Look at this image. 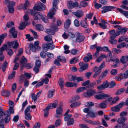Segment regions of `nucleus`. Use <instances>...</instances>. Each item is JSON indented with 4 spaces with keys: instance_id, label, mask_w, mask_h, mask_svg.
<instances>
[{
    "instance_id": "obj_1",
    "label": "nucleus",
    "mask_w": 128,
    "mask_h": 128,
    "mask_svg": "<svg viewBox=\"0 0 128 128\" xmlns=\"http://www.w3.org/2000/svg\"><path fill=\"white\" fill-rule=\"evenodd\" d=\"M31 14L34 17V19L35 20H38L43 18V20L46 18V16L43 15L40 12H36L34 10H30Z\"/></svg>"
},
{
    "instance_id": "obj_2",
    "label": "nucleus",
    "mask_w": 128,
    "mask_h": 128,
    "mask_svg": "<svg viewBox=\"0 0 128 128\" xmlns=\"http://www.w3.org/2000/svg\"><path fill=\"white\" fill-rule=\"evenodd\" d=\"M67 5L68 8L69 9H72L75 7H77L78 8H81V6L76 1L74 2L72 0L69 1L67 2Z\"/></svg>"
},
{
    "instance_id": "obj_3",
    "label": "nucleus",
    "mask_w": 128,
    "mask_h": 128,
    "mask_svg": "<svg viewBox=\"0 0 128 128\" xmlns=\"http://www.w3.org/2000/svg\"><path fill=\"white\" fill-rule=\"evenodd\" d=\"M34 10L39 11L44 10L46 9L45 6L40 2H38L37 4H36L34 7Z\"/></svg>"
},
{
    "instance_id": "obj_4",
    "label": "nucleus",
    "mask_w": 128,
    "mask_h": 128,
    "mask_svg": "<svg viewBox=\"0 0 128 128\" xmlns=\"http://www.w3.org/2000/svg\"><path fill=\"white\" fill-rule=\"evenodd\" d=\"M124 105V103L122 102L120 103L114 107H112L111 108V110L113 111L117 112H119L120 110V109Z\"/></svg>"
},
{
    "instance_id": "obj_5",
    "label": "nucleus",
    "mask_w": 128,
    "mask_h": 128,
    "mask_svg": "<svg viewBox=\"0 0 128 128\" xmlns=\"http://www.w3.org/2000/svg\"><path fill=\"white\" fill-rule=\"evenodd\" d=\"M109 96V95L104 93L101 94L94 96L95 98L98 100L104 99Z\"/></svg>"
},
{
    "instance_id": "obj_6",
    "label": "nucleus",
    "mask_w": 128,
    "mask_h": 128,
    "mask_svg": "<svg viewBox=\"0 0 128 128\" xmlns=\"http://www.w3.org/2000/svg\"><path fill=\"white\" fill-rule=\"evenodd\" d=\"M96 91L94 90H89L86 92H84L83 94L84 96L88 97L93 96L96 93Z\"/></svg>"
},
{
    "instance_id": "obj_7",
    "label": "nucleus",
    "mask_w": 128,
    "mask_h": 128,
    "mask_svg": "<svg viewBox=\"0 0 128 128\" xmlns=\"http://www.w3.org/2000/svg\"><path fill=\"white\" fill-rule=\"evenodd\" d=\"M30 5V3L29 1L26 0L24 4H20L18 7L19 9H23L24 10H26L28 6Z\"/></svg>"
},
{
    "instance_id": "obj_8",
    "label": "nucleus",
    "mask_w": 128,
    "mask_h": 128,
    "mask_svg": "<svg viewBox=\"0 0 128 128\" xmlns=\"http://www.w3.org/2000/svg\"><path fill=\"white\" fill-rule=\"evenodd\" d=\"M118 30L116 32V36H119L120 34H124L127 30V29L126 28L119 27L118 28Z\"/></svg>"
},
{
    "instance_id": "obj_9",
    "label": "nucleus",
    "mask_w": 128,
    "mask_h": 128,
    "mask_svg": "<svg viewBox=\"0 0 128 128\" xmlns=\"http://www.w3.org/2000/svg\"><path fill=\"white\" fill-rule=\"evenodd\" d=\"M72 14L78 18H81L84 15L83 12L81 10H78L76 12H72Z\"/></svg>"
},
{
    "instance_id": "obj_10",
    "label": "nucleus",
    "mask_w": 128,
    "mask_h": 128,
    "mask_svg": "<svg viewBox=\"0 0 128 128\" xmlns=\"http://www.w3.org/2000/svg\"><path fill=\"white\" fill-rule=\"evenodd\" d=\"M62 111L63 109L61 107H58L56 109V114L55 115V116L57 118H60L62 117Z\"/></svg>"
},
{
    "instance_id": "obj_11",
    "label": "nucleus",
    "mask_w": 128,
    "mask_h": 128,
    "mask_svg": "<svg viewBox=\"0 0 128 128\" xmlns=\"http://www.w3.org/2000/svg\"><path fill=\"white\" fill-rule=\"evenodd\" d=\"M112 61V62H115V63H114L113 64L111 65V67L112 68H115L117 67L119 63V59L118 58H112L108 62Z\"/></svg>"
},
{
    "instance_id": "obj_12",
    "label": "nucleus",
    "mask_w": 128,
    "mask_h": 128,
    "mask_svg": "<svg viewBox=\"0 0 128 128\" xmlns=\"http://www.w3.org/2000/svg\"><path fill=\"white\" fill-rule=\"evenodd\" d=\"M127 119V118L126 117H121L118 118L117 122L120 124H121L122 125V126H124L125 127L128 128L127 125L126 124L124 123Z\"/></svg>"
},
{
    "instance_id": "obj_13",
    "label": "nucleus",
    "mask_w": 128,
    "mask_h": 128,
    "mask_svg": "<svg viewBox=\"0 0 128 128\" xmlns=\"http://www.w3.org/2000/svg\"><path fill=\"white\" fill-rule=\"evenodd\" d=\"M115 7L111 6H106L103 7L102 8V13H104L108 11L112 10V9H114Z\"/></svg>"
},
{
    "instance_id": "obj_14",
    "label": "nucleus",
    "mask_w": 128,
    "mask_h": 128,
    "mask_svg": "<svg viewBox=\"0 0 128 128\" xmlns=\"http://www.w3.org/2000/svg\"><path fill=\"white\" fill-rule=\"evenodd\" d=\"M79 65L80 66L79 70L80 72L83 71L88 68V64H85L84 62H80L79 64Z\"/></svg>"
},
{
    "instance_id": "obj_15",
    "label": "nucleus",
    "mask_w": 128,
    "mask_h": 128,
    "mask_svg": "<svg viewBox=\"0 0 128 128\" xmlns=\"http://www.w3.org/2000/svg\"><path fill=\"white\" fill-rule=\"evenodd\" d=\"M92 71L95 72L93 77L94 78H96L101 73L102 71L100 69H98L97 66H96L93 69Z\"/></svg>"
},
{
    "instance_id": "obj_16",
    "label": "nucleus",
    "mask_w": 128,
    "mask_h": 128,
    "mask_svg": "<svg viewBox=\"0 0 128 128\" xmlns=\"http://www.w3.org/2000/svg\"><path fill=\"white\" fill-rule=\"evenodd\" d=\"M10 33L12 34V36L14 38H16L17 37V32L15 30L14 27H12L9 30Z\"/></svg>"
},
{
    "instance_id": "obj_17",
    "label": "nucleus",
    "mask_w": 128,
    "mask_h": 128,
    "mask_svg": "<svg viewBox=\"0 0 128 128\" xmlns=\"http://www.w3.org/2000/svg\"><path fill=\"white\" fill-rule=\"evenodd\" d=\"M108 87V82H104L102 84L97 86V88L98 90H103Z\"/></svg>"
},
{
    "instance_id": "obj_18",
    "label": "nucleus",
    "mask_w": 128,
    "mask_h": 128,
    "mask_svg": "<svg viewBox=\"0 0 128 128\" xmlns=\"http://www.w3.org/2000/svg\"><path fill=\"white\" fill-rule=\"evenodd\" d=\"M118 36L116 35H113L111 36L110 37V39L109 40L110 42L112 44H116L117 42V40L115 39V38Z\"/></svg>"
},
{
    "instance_id": "obj_19",
    "label": "nucleus",
    "mask_w": 128,
    "mask_h": 128,
    "mask_svg": "<svg viewBox=\"0 0 128 128\" xmlns=\"http://www.w3.org/2000/svg\"><path fill=\"white\" fill-rule=\"evenodd\" d=\"M84 38L85 37L84 36L80 35L79 34L76 38V40L78 42H81L84 40Z\"/></svg>"
},
{
    "instance_id": "obj_20",
    "label": "nucleus",
    "mask_w": 128,
    "mask_h": 128,
    "mask_svg": "<svg viewBox=\"0 0 128 128\" xmlns=\"http://www.w3.org/2000/svg\"><path fill=\"white\" fill-rule=\"evenodd\" d=\"M97 114L94 112L92 111H90L87 114L86 116L88 118H92L96 117Z\"/></svg>"
},
{
    "instance_id": "obj_21",
    "label": "nucleus",
    "mask_w": 128,
    "mask_h": 128,
    "mask_svg": "<svg viewBox=\"0 0 128 128\" xmlns=\"http://www.w3.org/2000/svg\"><path fill=\"white\" fill-rule=\"evenodd\" d=\"M116 10L122 14L126 18H128V11L124 10L122 9L119 8H117Z\"/></svg>"
},
{
    "instance_id": "obj_22",
    "label": "nucleus",
    "mask_w": 128,
    "mask_h": 128,
    "mask_svg": "<svg viewBox=\"0 0 128 128\" xmlns=\"http://www.w3.org/2000/svg\"><path fill=\"white\" fill-rule=\"evenodd\" d=\"M55 103L49 104L47 107V108L48 109H51L56 108L58 106V102L57 100H55Z\"/></svg>"
},
{
    "instance_id": "obj_23",
    "label": "nucleus",
    "mask_w": 128,
    "mask_h": 128,
    "mask_svg": "<svg viewBox=\"0 0 128 128\" xmlns=\"http://www.w3.org/2000/svg\"><path fill=\"white\" fill-rule=\"evenodd\" d=\"M120 61L123 64L126 63L128 61V55L122 56L120 58Z\"/></svg>"
},
{
    "instance_id": "obj_24",
    "label": "nucleus",
    "mask_w": 128,
    "mask_h": 128,
    "mask_svg": "<svg viewBox=\"0 0 128 128\" xmlns=\"http://www.w3.org/2000/svg\"><path fill=\"white\" fill-rule=\"evenodd\" d=\"M58 84L61 90H63L64 86V80L62 78H60L58 80Z\"/></svg>"
},
{
    "instance_id": "obj_25",
    "label": "nucleus",
    "mask_w": 128,
    "mask_h": 128,
    "mask_svg": "<svg viewBox=\"0 0 128 128\" xmlns=\"http://www.w3.org/2000/svg\"><path fill=\"white\" fill-rule=\"evenodd\" d=\"M65 85L67 87H76L77 84L74 82H66L65 84Z\"/></svg>"
},
{
    "instance_id": "obj_26",
    "label": "nucleus",
    "mask_w": 128,
    "mask_h": 128,
    "mask_svg": "<svg viewBox=\"0 0 128 128\" xmlns=\"http://www.w3.org/2000/svg\"><path fill=\"white\" fill-rule=\"evenodd\" d=\"M81 26L84 28H86L88 26V24L86 21L83 20L81 21L80 23Z\"/></svg>"
},
{
    "instance_id": "obj_27",
    "label": "nucleus",
    "mask_w": 128,
    "mask_h": 128,
    "mask_svg": "<svg viewBox=\"0 0 128 128\" xmlns=\"http://www.w3.org/2000/svg\"><path fill=\"white\" fill-rule=\"evenodd\" d=\"M10 119V114H6L4 116V120L5 122L8 123L9 122Z\"/></svg>"
},
{
    "instance_id": "obj_28",
    "label": "nucleus",
    "mask_w": 128,
    "mask_h": 128,
    "mask_svg": "<svg viewBox=\"0 0 128 128\" xmlns=\"http://www.w3.org/2000/svg\"><path fill=\"white\" fill-rule=\"evenodd\" d=\"M6 114L4 113V111L1 107H0V121L4 120L3 116H4Z\"/></svg>"
},
{
    "instance_id": "obj_29",
    "label": "nucleus",
    "mask_w": 128,
    "mask_h": 128,
    "mask_svg": "<svg viewBox=\"0 0 128 128\" xmlns=\"http://www.w3.org/2000/svg\"><path fill=\"white\" fill-rule=\"evenodd\" d=\"M108 73V70H107L103 71L98 77V79L99 80L102 79L103 78L106 76Z\"/></svg>"
},
{
    "instance_id": "obj_30",
    "label": "nucleus",
    "mask_w": 128,
    "mask_h": 128,
    "mask_svg": "<svg viewBox=\"0 0 128 128\" xmlns=\"http://www.w3.org/2000/svg\"><path fill=\"white\" fill-rule=\"evenodd\" d=\"M12 46L14 49H16L18 48L19 44L17 40H15L12 42Z\"/></svg>"
},
{
    "instance_id": "obj_31",
    "label": "nucleus",
    "mask_w": 128,
    "mask_h": 128,
    "mask_svg": "<svg viewBox=\"0 0 128 128\" xmlns=\"http://www.w3.org/2000/svg\"><path fill=\"white\" fill-rule=\"evenodd\" d=\"M106 56L105 54L101 55L97 58L96 62H101L104 58H106Z\"/></svg>"
},
{
    "instance_id": "obj_32",
    "label": "nucleus",
    "mask_w": 128,
    "mask_h": 128,
    "mask_svg": "<svg viewBox=\"0 0 128 128\" xmlns=\"http://www.w3.org/2000/svg\"><path fill=\"white\" fill-rule=\"evenodd\" d=\"M81 104L80 102H74L70 105V106L71 108H76L79 106Z\"/></svg>"
},
{
    "instance_id": "obj_33",
    "label": "nucleus",
    "mask_w": 128,
    "mask_h": 128,
    "mask_svg": "<svg viewBox=\"0 0 128 128\" xmlns=\"http://www.w3.org/2000/svg\"><path fill=\"white\" fill-rule=\"evenodd\" d=\"M46 32L50 35H53L55 33V32L53 30L50 29H48L46 30Z\"/></svg>"
},
{
    "instance_id": "obj_34",
    "label": "nucleus",
    "mask_w": 128,
    "mask_h": 128,
    "mask_svg": "<svg viewBox=\"0 0 128 128\" xmlns=\"http://www.w3.org/2000/svg\"><path fill=\"white\" fill-rule=\"evenodd\" d=\"M15 74L16 72L14 71H12V73L9 75L8 79L9 80H11L13 79L15 76Z\"/></svg>"
},
{
    "instance_id": "obj_35",
    "label": "nucleus",
    "mask_w": 128,
    "mask_h": 128,
    "mask_svg": "<svg viewBox=\"0 0 128 128\" xmlns=\"http://www.w3.org/2000/svg\"><path fill=\"white\" fill-rule=\"evenodd\" d=\"M10 94V92L9 91L3 90L2 92L1 95L6 97H8Z\"/></svg>"
},
{
    "instance_id": "obj_36",
    "label": "nucleus",
    "mask_w": 128,
    "mask_h": 128,
    "mask_svg": "<svg viewBox=\"0 0 128 128\" xmlns=\"http://www.w3.org/2000/svg\"><path fill=\"white\" fill-rule=\"evenodd\" d=\"M28 48H30V50L33 52H35L36 50V48L34 46L33 44H30Z\"/></svg>"
},
{
    "instance_id": "obj_37",
    "label": "nucleus",
    "mask_w": 128,
    "mask_h": 128,
    "mask_svg": "<svg viewBox=\"0 0 128 128\" xmlns=\"http://www.w3.org/2000/svg\"><path fill=\"white\" fill-rule=\"evenodd\" d=\"M7 36L6 33L2 34L0 36V46H1L4 37H6Z\"/></svg>"
},
{
    "instance_id": "obj_38",
    "label": "nucleus",
    "mask_w": 128,
    "mask_h": 128,
    "mask_svg": "<svg viewBox=\"0 0 128 128\" xmlns=\"http://www.w3.org/2000/svg\"><path fill=\"white\" fill-rule=\"evenodd\" d=\"M71 23V22L70 20H67L66 22L64 24V27L65 28H68L70 25Z\"/></svg>"
},
{
    "instance_id": "obj_39",
    "label": "nucleus",
    "mask_w": 128,
    "mask_h": 128,
    "mask_svg": "<svg viewBox=\"0 0 128 128\" xmlns=\"http://www.w3.org/2000/svg\"><path fill=\"white\" fill-rule=\"evenodd\" d=\"M57 58L60 62H66V59L63 56H59L57 57Z\"/></svg>"
},
{
    "instance_id": "obj_40",
    "label": "nucleus",
    "mask_w": 128,
    "mask_h": 128,
    "mask_svg": "<svg viewBox=\"0 0 128 128\" xmlns=\"http://www.w3.org/2000/svg\"><path fill=\"white\" fill-rule=\"evenodd\" d=\"M24 118L27 120H31L32 116L30 114H24Z\"/></svg>"
},
{
    "instance_id": "obj_41",
    "label": "nucleus",
    "mask_w": 128,
    "mask_h": 128,
    "mask_svg": "<svg viewBox=\"0 0 128 128\" xmlns=\"http://www.w3.org/2000/svg\"><path fill=\"white\" fill-rule=\"evenodd\" d=\"M27 62V59L25 58L23 56L21 59L20 63L22 64H26Z\"/></svg>"
},
{
    "instance_id": "obj_42",
    "label": "nucleus",
    "mask_w": 128,
    "mask_h": 128,
    "mask_svg": "<svg viewBox=\"0 0 128 128\" xmlns=\"http://www.w3.org/2000/svg\"><path fill=\"white\" fill-rule=\"evenodd\" d=\"M55 14L54 12H49L48 14V17L49 18V19L52 18V19H53V20H54L55 18L53 17V16Z\"/></svg>"
},
{
    "instance_id": "obj_43",
    "label": "nucleus",
    "mask_w": 128,
    "mask_h": 128,
    "mask_svg": "<svg viewBox=\"0 0 128 128\" xmlns=\"http://www.w3.org/2000/svg\"><path fill=\"white\" fill-rule=\"evenodd\" d=\"M52 36L50 35H48L46 36L44 38V40L47 42H50L52 40Z\"/></svg>"
},
{
    "instance_id": "obj_44",
    "label": "nucleus",
    "mask_w": 128,
    "mask_h": 128,
    "mask_svg": "<svg viewBox=\"0 0 128 128\" xmlns=\"http://www.w3.org/2000/svg\"><path fill=\"white\" fill-rule=\"evenodd\" d=\"M107 104L104 101L100 103L99 105V107L102 108H105L106 107Z\"/></svg>"
},
{
    "instance_id": "obj_45",
    "label": "nucleus",
    "mask_w": 128,
    "mask_h": 128,
    "mask_svg": "<svg viewBox=\"0 0 128 128\" xmlns=\"http://www.w3.org/2000/svg\"><path fill=\"white\" fill-rule=\"evenodd\" d=\"M8 65V63L6 61V60L3 64L2 66V70L3 72H4L6 69V67Z\"/></svg>"
},
{
    "instance_id": "obj_46",
    "label": "nucleus",
    "mask_w": 128,
    "mask_h": 128,
    "mask_svg": "<svg viewBox=\"0 0 128 128\" xmlns=\"http://www.w3.org/2000/svg\"><path fill=\"white\" fill-rule=\"evenodd\" d=\"M74 120L73 118H71L67 122V125L68 126L72 125L74 124Z\"/></svg>"
},
{
    "instance_id": "obj_47",
    "label": "nucleus",
    "mask_w": 128,
    "mask_h": 128,
    "mask_svg": "<svg viewBox=\"0 0 128 128\" xmlns=\"http://www.w3.org/2000/svg\"><path fill=\"white\" fill-rule=\"evenodd\" d=\"M120 75L123 78H128V70H126L124 73H121Z\"/></svg>"
},
{
    "instance_id": "obj_48",
    "label": "nucleus",
    "mask_w": 128,
    "mask_h": 128,
    "mask_svg": "<svg viewBox=\"0 0 128 128\" xmlns=\"http://www.w3.org/2000/svg\"><path fill=\"white\" fill-rule=\"evenodd\" d=\"M36 29L39 31H42L44 29L43 27L41 24H37L36 26Z\"/></svg>"
},
{
    "instance_id": "obj_49",
    "label": "nucleus",
    "mask_w": 128,
    "mask_h": 128,
    "mask_svg": "<svg viewBox=\"0 0 128 128\" xmlns=\"http://www.w3.org/2000/svg\"><path fill=\"white\" fill-rule=\"evenodd\" d=\"M54 90L53 91L49 90L48 94V97L49 98H50L53 96V95L54 93Z\"/></svg>"
},
{
    "instance_id": "obj_50",
    "label": "nucleus",
    "mask_w": 128,
    "mask_h": 128,
    "mask_svg": "<svg viewBox=\"0 0 128 128\" xmlns=\"http://www.w3.org/2000/svg\"><path fill=\"white\" fill-rule=\"evenodd\" d=\"M7 112L8 114H9L10 115L11 114H13L14 113V111L13 109V107L10 106V108L7 111Z\"/></svg>"
},
{
    "instance_id": "obj_51",
    "label": "nucleus",
    "mask_w": 128,
    "mask_h": 128,
    "mask_svg": "<svg viewBox=\"0 0 128 128\" xmlns=\"http://www.w3.org/2000/svg\"><path fill=\"white\" fill-rule=\"evenodd\" d=\"M112 51L114 53L119 54L121 52L122 50L116 48H113L112 49Z\"/></svg>"
},
{
    "instance_id": "obj_52",
    "label": "nucleus",
    "mask_w": 128,
    "mask_h": 128,
    "mask_svg": "<svg viewBox=\"0 0 128 128\" xmlns=\"http://www.w3.org/2000/svg\"><path fill=\"white\" fill-rule=\"evenodd\" d=\"M30 108V106H28L26 108L24 111V114H30L31 112Z\"/></svg>"
},
{
    "instance_id": "obj_53",
    "label": "nucleus",
    "mask_w": 128,
    "mask_h": 128,
    "mask_svg": "<svg viewBox=\"0 0 128 128\" xmlns=\"http://www.w3.org/2000/svg\"><path fill=\"white\" fill-rule=\"evenodd\" d=\"M126 46L125 45V42H124L118 45L117 46V47L118 48H121Z\"/></svg>"
},
{
    "instance_id": "obj_54",
    "label": "nucleus",
    "mask_w": 128,
    "mask_h": 128,
    "mask_svg": "<svg viewBox=\"0 0 128 128\" xmlns=\"http://www.w3.org/2000/svg\"><path fill=\"white\" fill-rule=\"evenodd\" d=\"M80 6H81L83 7H85L88 6V4L87 2L84 1H82L80 3Z\"/></svg>"
},
{
    "instance_id": "obj_55",
    "label": "nucleus",
    "mask_w": 128,
    "mask_h": 128,
    "mask_svg": "<svg viewBox=\"0 0 128 128\" xmlns=\"http://www.w3.org/2000/svg\"><path fill=\"white\" fill-rule=\"evenodd\" d=\"M31 97L32 100L35 102L36 101L38 98L36 95H35L34 93H32L31 94Z\"/></svg>"
},
{
    "instance_id": "obj_56",
    "label": "nucleus",
    "mask_w": 128,
    "mask_h": 128,
    "mask_svg": "<svg viewBox=\"0 0 128 128\" xmlns=\"http://www.w3.org/2000/svg\"><path fill=\"white\" fill-rule=\"evenodd\" d=\"M79 50L74 49H72L70 51V53L74 55H76L77 53H79Z\"/></svg>"
},
{
    "instance_id": "obj_57",
    "label": "nucleus",
    "mask_w": 128,
    "mask_h": 128,
    "mask_svg": "<svg viewBox=\"0 0 128 128\" xmlns=\"http://www.w3.org/2000/svg\"><path fill=\"white\" fill-rule=\"evenodd\" d=\"M72 116V114H66L65 116H65L64 117V121H67Z\"/></svg>"
},
{
    "instance_id": "obj_58",
    "label": "nucleus",
    "mask_w": 128,
    "mask_h": 128,
    "mask_svg": "<svg viewBox=\"0 0 128 128\" xmlns=\"http://www.w3.org/2000/svg\"><path fill=\"white\" fill-rule=\"evenodd\" d=\"M86 89V88L85 87H80L77 90L76 92L77 93H79L83 91Z\"/></svg>"
},
{
    "instance_id": "obj_59",
    "label": "nucleus",
    "mask_w": 128,
    "mask_h": 128,
    "mask_svg": "<svg viewBox=\"0 0 128 128\" xmlns=\"http://www.w3.org/2000/svg\"><path fill=\"white\" fill-rule=\"evenodd\" d=\"M50 109H48L47 108V107L45 109H44V115L45 117H46L49 114V111L48 110Z\"/></svg>"
},
{
    "instance_id": "obj_60",
    "label": "nucleus",
    "mask_w": 128,
    "mask_h": 128,
    "mask_svg": "<svg viewBox=\"0 0 128 128\" xmlns=\"http://www.w3.org/2000/svg\"><path fill=\"white\" fill-rule=\"evenodd\" d=\"M26 25L23 22L20 23V24L18 28L20 30H22L24 28Z\"/></svg>"
},
{
    "instance_id": "obj_61",
    "label": "nucleus",
    "mask_w": 128,
    "mask_h": 128,
    "mask_svg": "<svg viewBox=\"0 0 128 128\" xmlns=\"http://www.w3.org/2000/svg\"><path fill=\"white\" fill-rule=\"evenodd\" d=\"M124 91V88H121L116 91V95L120 94L123 92Z\"/></svg>"
},
{
    "instance_id": "obj_62",
    "label": "nucleus",
    "mask_w": 128,
    "mask_h": 128,
    "mask_svg": "<svg viewBox=\"0 0 128 128\" xmlns=\"http://www.w3.org/2000/svg\"><path fill=\"white\" fill-rule=\"evenodd\" d=\"M90 124L94 125H98L100 124V123L98 121L91 120Z\"/></svg>"
},
{
    "instance_id": "obj_63",
    "label": "nucleus",
    "mask_w": 128,
    "mask_h": 128,
    "mask_svg": "<svg viewBox=\"0 0 128 128\" xmlns=\"http://www.w3.org/2000/svg\"><path fill=\"white\" fill-rule=\"evenodd\" d=\"M14 25V22L12 21L8 22L6 24V26L8 28H10L13 26Z\"/></svg>"
},
{
    "instance_id": "obj_64",
    "label": "nucleus",
    "mask_w": 128,
    "mask_h": 128,
    "mask_svg": "<svg viewBox=\"0 0 128 128\" xmlns=\"http://www.w3.org/2000/svg\"><path fill=\"white\" fill-rule=\"evenodd\" d=\"M110 74L113 75H115L117 74V71L116 69H113L111 70Z\"/></svg>"
}]
</instances>
